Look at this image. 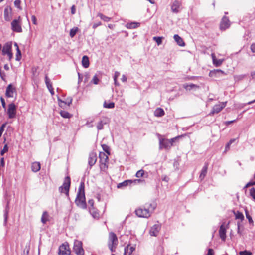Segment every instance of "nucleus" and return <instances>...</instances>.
Segmentation results:
<instances>
[{"label": "nucleus", "instance_id": "f257e3e1", "mask_svg": "<svg viewBox=\"0 0 255 255\" xmlns=\"http://www.w3.org/2000/svg\"><path fill=\"white\" fill-rule=\"evenodd\" d=\"M100 168L101 171H105L108 167V155L104 152L99 153Z\"/></svg>", "mask_w": 255, "mask_h": 255}, {"label": "nucleus", "instance_id": "f03ea898", "mask_svg": "<svg viewBox=\"0 0 255 255\" xmlns=\"http://www.w3.org/2000/svg\"><path fill=\"white\" fill-rule=\"evenodd\" d=\"M118 243V238L116 234L111 232L109 235L108 247L112 252L115 251V249Z\"/></svg>", "mask_w": 255, "mask_h": 255}, {"label": "nucleus", "instance_id": "7ed1b4c3", "mask_svg": "<svg viewBox=\"0 0 255 255\" xmlns=\"http://www.w3.org/2000/svg\"><path fill=\"white\" fill-rule=\"evenodd\" d=\"M136 215L139 217L148 218L151 216V211L150 208L147 206V208H139L135 211Z\"/></svg>", "mask_w": 255, "mask_h": 255}, {"label": "nucleus", "instance_id": "20e7f679", "mask_svg": "<svg viewBox=\"0 0 255 255\" xmlns=\"http://www.w3.org/2000/svg\"><path fill=\"white\" fill-rule=\"evenodd\" d=\"M12 43L7 42L3 46L2 53L3 55H7L9 61L11 60L13 57V54L11 51Z\"/></svg>", "mask_w": 255, "mask_h": 255}, {"label": "nucleus", "instance_id": "39448f33", "mask_svg": "<svg viewBox=\"0 0 255 255\" xmlns=\"http://www.w3.org/2000/svg\"><path fill=\"white\" fill-rule=\"evenodd\" d=\"M70 178L69 176L65 177L63 185L59 187V191L61 193H65L67 195L69 194V191L70 186Z\"/></svg>", "mask_w": 255, "mask_h": 255}, {"label": "nucleus", "instance_id": "423d86ee", "mask_svg": "<svg viewBox=\"0 0 255 255\" xmlns=\"http://www.w3.org/2000/svg\"><path fill=\"white\" fill-rule=\"evenodd\" d=\"M11 29L13 31L18 33H20L22 31L20 17L17 19H14L11 22Z\"/></svg>", "mask_w": 255, "mask_h": 255}, {"label": "nucleus", "instance_id": "0eeeda50", "mask_svg": "<svg viewBox=\"0 0 255 255\" xmlns=\"http://www.w3.org/2000/svg\"><path fill=\"white\" fill-rule=\"evenodd\" d=\"M73 250L77 255H83L84 254V251L82 248V243L80 241H75Z\"/></svg>", "mask_w": 255, "mask_h": 255}, {"label": "nucleus", "instance_id": "6e6552de", "mask_svg": "<svg viewBox=\"0 0 255 255\" xmlns=\"http://www.w3.org/2000/svg\"><path fill=\"white\" fill-rule=\"evenodd\" d=\"M227 102H221L214 106L212 111L209 113V115H213L214 114H217L221 111L226 106Z\"/></svg>", "mask_w": 255, "mask_h": 255}, {"label": "nucleus", "instance_id": "1a4fd4ad", "mask_svg": "<svg viewBox=\"0 0 255 255\" xmlns=\"http://www.w3.org/2000/svg\"><path fill=\"white\" fill-rule=\"evenodd\" d=\"M7 114L9 119L14 118L16 114V106L12 103L8 105L7 109Z\"/></svg>", "mask_w": 255, "mask_h": 255}, {"label": "nucleus", "instance_id": "9d476101", "mask_svg": "<svg viewBox=\"0 0 255 255\" xmlns=\"http://www.w3.org/2000/svg\"><path fill=\"white\" fill-rule=\"evenodd\" d=\"M171 147V143L169 141V139L165 138L159 139V149H162L164 148L168 150Z\"/></svg>", "mask_w": 255, "mask_h": 255}, {"label": "nucleus", "instance_id": "9b49d317", "mask_svg": "<svg viewBox=\"0 0 255 255\" xmlns=\"http://www.w3.org/2000/svg\"><path fill=\"white\" fill-rule=\"evenodd\" d=\"M75 203L78 206L85 208L86 206L85 194H77Z\"/></svg>", "mask_w": 255, "mask_h": 255}, {"label": "nucleus", "instance_id": "f8f14e48", "mask_svg": "<svg viewBox=\"0 0 255 255\" xmlns=\"http://www.w3.org/2000/svg\"><path fill=\"white\" fill-rule=\"evenodd\" d=\"M70 254L69 245L67 243H64L59 248V255H64Z\"/></svg>", "mask_w": 255, "mask_h": 255}, {"label": "nucleus", "instance_id": "ddd939ff", "mask_svg": "<svg viewBox=\"0 0 255 255\" xmlns=\"http://www.w3.org/2000/svg\"><path fill=\"white\" fill-rule=\"evenodd\" d=\"M230 26V22L228 18L226 16H224L220 23V28L222 30H225L228 28Z\"/></svg>", "mask_w": 255, "mask_h": 255}, {"label": "nucleus", "instance_id": "4468645a", "mask_svg": "<svg viewBox=\"0 0 255 255\" xmlns=\"http://www.w3.org/2000/svg\"><path fill=\"white\" fill-rule=\"evenodd\" d=\"M97 159L96 153L92 152L90 153L88 157V164L90 167L93 166L96 162Z\"/></svg>", "mask_w": 255, "mask_h": 255}, {"label": "nucleus", "instance_id": "2eb2a0df", "mask_svg": "<svg viewBox=\"0 0 255 255\" xmlns=\"http://www.w3.org/2000/svg\"><path fill=\"white\" fill-rule=\"evenodd\" d=\"M141 180L140 179H135L134 180H126L122 183H119L117 185V188H121L123 187L127 186L129 184H131L133 182H134L135 183H139L140 182H141Z\"/></svg>", "mask_w": 255, "mask_h": 255}, {"label": "nucleus", "instance_id": "dca6fc26", "mask_svg": "<svg viewBox=\"0 0 255 255\" xmlns=\"http://www.w3.org/2000/svg\"><path fill=\"white\" fill-rule=\"evenodd\" d=\"M161 227L158 224L154 225L150 229L149 231V234L151 236H157L159 230H160Z\"/></svg>", "mask_w": 255, "mask_h": 255}, {"label": "nucleus", "instance_id": "f3484780", "mask_svg": "<svg viewBox=\"0 0 255 255\" xmlns=\"http://www.w3.org/2000/svg\"><path fill=\"white\" fill-rule=\"evenodd\" d=\"M15 92V88L11 84H9L7 87L5 95L7 97H13L14 93Z\"/></svg>", "mask_w": 255, "mask_h": 255}, {"label": "nucleus", "instance_id": "a211bd4d", "mask_svg": "<svg viewBox=\"0 0 255 255\" xmlns=\"http://www.w3.org/2000/svg\"><path fill=\"white\" fill-rule=\"evenodd\" d=\"M219 233L220 238L225 241L226 238V228L224 224L220 226Z\"/></svg>", "mask_w": 255, "mask_h": 255}, {"label": "nucleus", "instance_id": "6ab92c4d", "mask_svg": "<svg viewBox=\"0 0 255 255\" xmlns=\"http://www.w3.org/2000/svg\"><path fill=\"white\" fill-rule=\"evenodd\" d=\"M4 17L6 21H9L12 18L11 9L8 7H6L4 10Z\"/></svg>", "mask_w": 255, "mask_h": 255}, {"label": "nucleus", "instance_id": "aec40b11", "mask_svg": "<svg viewBox=\"0 0 255 255\" xmlns=\"http://www.w3.org/2000/svg\"><path fill=\"white\" fill-rule=\"evenodd\" d=\"M181 6V3L178 1H175L171 6V10L174 13L179 12V8Z\"/></svg>", "mask_w": 255, "mask_h": 255}, {"label": "nucleus", "instance_id": "412c9836", "mask_svg": "<svg viewBox=\"0 0 255 255\" xmlns=\"http://www.w3.org/2000/svg\"><path fill=\"white\" fill-rule=\"evenodd\" d=\"M134 250V247L128 245L125 248L124 255H131Z\"/></svg>", "mask_w": 255, "mask_h": 255}, {"label": "nucleus", "instance_id": "4be33fe9", "mask_svg": "<svg viewBox=\"0 0 255 255\" xmlns=\"http://www.w3.org/2000/svg\"><path fill=\"white\" fill-rule=\"evenodd\" d=\"M211 56L214 65L216 67L220 66L223 62V59H216L214 54H212Z\"/></svg>", "mask_w": 255, "mask_h": 255}, {"label": "nucleus", "instance_id": "5701e85b", "mask_svg": "<svg viewBox=\"0 0 255 255\" xmlns=\"http://www.w3.org/2000/svg\"><path fill=\"white\" fill-rule=\"evenodd\" d=\"M174 39L179 46H185V43L184 42L182 38L181 37H180L178 35H177V34L174 35Z\"/></svg>", "mask_w": 255, "mask_h": 255}, {"label": "nucleus", "instance_id": "b1692460", "mask_svg": "<svg viewBox=\"0 0 255 255\" xmlns=\"http://www.w3.org/2000/svg\"><path fill=\"white\" fill-rule=\"evenodd\" d=\"M41 168L40 164L38 162H35L32 164L31 169L34 172H37L40 170Z\"/></svg>", "mask_w": 255, "mask_h": 255}, {"label": "nucleus", "instance_id": "393cba45", "mask_svg": "<svg viewBox=\"0 0 255 255\" xmlns=\"http://www.w3.org/2000/svg\"><path fill=\"white\" fill-rule=\"evenodd\" d=\"M207 169H208V164H205V165L203 167V168L201 170V174L199 176V179L201 180H202L205 177V176L207 174Z\"/></svg>", "mask_w": 255, "mask_h": 255}, {"label": "nucleus", "instance_id": "a878e982", "mask_svg": "<svg viewBox=\"0 0 255 255\" xmlns=\"http://www.w3.org/2000/svg\"><path fill=\"white\" fill-rule=\"evenodd\" d=\"M183 87L186 90H191L193 89H198L199 88V86L194 84H185L183 85Z\"/></svg>", "mask_w": 255, "mask_h": 255}, {"label": "nucleus", "instance_id": "bb28decb", "mask_svg": "<svg viewBox=\"0 0 255 255\" xmlns=\"http://www.w3.org/2000/svg\"><path fill=\"white\" fill-rule=\"evenodd\" d=\"M165 114V112L163 109L157 108L154 111V115L156 117H160L163 116Z\"/></svg>", "mask_w": 255, "mask_h": 255}, {"label": "nucleus", "instance_id": "cd10ccee", "mask_svg": "<svg viewBox=\"0 0 255 255\" xmlns=\"http://www.w3.org/2000/svg\"><path fill=\"white\" fill-rule=\"evenodd\" d=\"M82 65L84 68H88L89 66V60L88 56H84L82 60Z\"/></svg>", "mask_w": 255, "mask_h": 255}, {"label": "nucleus", "instance_id": "c85d7f7f", "mask_svg": "<svg viewBox=\"0 0 255 255\" xmlns=\"http://www.w3.org/2000/svg\"><path fill=\"white\" fill-rule=\"evenodd\" d=\"M49 215L46 211H44L43 213L42 217H41V222L43 224H45L47 221H48Z\"/></svg>", "mask_w": 255, "mask_h": 255}, {"label": "nucleus", "instance_id": "c756f323", "mask_svg": "<svg viewBox=\"0 0 255 255\" xmlns=\"http://www.w3.org/2000/svg\"><path fill=\"white\" fill-rule=\"evenodd\" d=\"M140 24L137 22H131L130 23H128L126 25V27L128 29L135 28L139 26Z\"/></svg>", "mask_w": 255, "mask_h": 255}, {"label": "nucleus", "instance_id": "7c9ffc66", "mask_svg": "<svg viewBox=\"0 0 255 255\" xmlns=\"http://www.w3.org/2000/svg\"><path fill=\"white\" fill-rule=\"evenodd\" d=\"M147 206L150 208L151 214L153 212L156 207V205L155 203H146L145 204V207L147 208Z\"/></svg>", "mask_w": 255, "mask_h": 255}, {"label": "nucleus", "instance_id": "2f4dec72", "mask_svg": "<svg viewBox=\"0 0 255 255\" xmlns=\"http://www.w3.org/2000/svg\"><path fill=\"white\" fill-rule=\"evenodd\" d=\"M45 81L47 88L49 89H51L52 87V83H51L50 79L47 75L45 77Z\"/></svg>", "mask_w": 255, "mask_h": 255}, {"label": "nucleus", "instance_id": "473e14b6", "mask_svg": "<svg viewBox=\"0 0 255 255\" xmlns=\"http://www.w3.org/2000/svg\"><path fill=\"white\" fill-rule=\"evenodd\" d=\"M84 182H81L79 188L78 192V194H85V191H84Z\"/></svg>", "mask_w": 255, "mask_h": 255}, {"label": "nucleus", "instance_id": "72a5a7b5", "mask_svg": "<svg viewBox=\"0 0 255 255\" xmlns=\"http://www.w3.org/2000/svg\"><path fill=\"white\" fill-rule=\"evenodd\" d=\"M234 214L236 219H240L241 221L244 219V216L241 212L237 211V212H234Z\"/></svg>", "mask_w": 255, "mask_h": 255}, {"label": "nucleus", "instance_id": "f704fd0d", "mask_svg": "<svg viewBox=\"0 0 255 255\" xmlns=\"http://www.w3.org/2000/svg\"><path fill=\"white\" fill-rule=\"evenodd\" d=\"M79 29L78 27H75L73 28H72L70 31V36L71 37V38H73L75 36V35H76V33L77 32V31H78Z\"/></svg>", "mask_w": 255, "mask_h": 255}, {"label": "nucleus", "instance_id": "c9c22d12", "mask_svg": "<svg viewBox=\"0 0 255 255\" xmlns=\"http://www.w3.org/2000/svg\"><path fill=\"white\" fill-rule=\"evenodd\" d=\"M97 16L99 17L102 20L106 22L109 21L111 20L110 17H107L101 13H99L97 14Z\"/></svg>", "mask_w": 255, "mask_h": 255}, {"label": "nucleus", "instance_id": "e433bc0d", "mask_svg": "<svg viewBox=\"0 0 255 255\" xmlns=\"http://www.w3.org/2000/svg\"><path fill=\"white\" fill-rule=\"evenodd\" d=\"M104 107L106 108L111 109L115 107V104L113 102H111L107 104L106 102L104 103Z\"/></svg>", "mask_w": 255, "mask_h": 255}, {"label": "nucleus", "instance_id": "4c0bfd02", "mask_svg": "<svg viewBox=\"0 0 255 255\" xmlns=\"http://www.w3.org/2000/svg\"><path fill=\"white\" fill-rule=\"evenodd\" d=\"M60 115L62 117L65 118H68L70 117V114L65 111H61L60 112Z\"/></svg>", "mask_w": 255, "mask_h": 255}, {"label": "nucleus", "instance_id": "58836bf2", "mask_svg": "<svg viewBox=\"0 0 255 255\" xmlns=\"http://www.w3.org/2000/svg\"><path fill=\"white\" fill-rule=\"evenodd\" d=\"M183 135H179L177 136L174 138H172L171 139L169 140V141L171 143V146L173 145V143L175 142L177 139H179V138H181Z\"/></svg>", "mask_w": 255, "mask_h": 255}, {"label": "nucleus", "instance_id": "ea45409f", "mask_svg": "<svg viewBox=\"0 0 255 255\" xmlns=\"http://www.w3.org/2000/svg\"><path fill=\"white\" fill-rule=\"evenodd\" d=\"M153 40L157 43L158 45H160L162 43V37H154Z\"/></svg>", "mask_w": 255, "mask_h": 255}, {"label": "nucleus", "instance_id": "a19ab883", "mask_svg": "<svg viewBox=\"0 0 255 255\" xmlns=\"http://www.w3.org/2000/svg\"><path fill=\"white\" fill-rule=\"evenodd\" d=\"M16 51H17V52H16V60L19 61L21 58V54L20 50L19 49V47H17Z\"/></svg>", "mask_w": 255, "mask_h": 255}, {"label": "nucleus", "instance_id": "79ce46f5", "mask_svg": "<svg viewBox=\"0 0 255 255\" xmlns=\"http://www.w3.org/2000/svg\"><path fill=\"white\" fill-rule=\"evenodd\" d=\"M245 77V75H240L234 76V79L236 81H239Z\"/></svg>", "mask_w": 255, "mask_h": 255}, {"label": "nucleus", "instance_id": "37998d69", "mask_svg": "<svg viewBox=\"0 0 255 255\" xmlns=\"http://www.w3.org/2000/svg\"><path fill=\"white\" fill-rule=\"evenodd\" d=\"M245 214H246V218L248 219L249 222L250 223H253V220L252 219V217L249 215L248 211L246 209L245 210Z\"/></svg>", "mask_w": 255, "mask_h": 255}, {"label": "nucleus", "instance_id": "c03bdc74", "mask_svg": "<svg viewBox=\"0 0 255 255\" xmlns=\"http://www.w3.org/2000/svg\"><path fill=\"white\" fill-rule=\"evenodd\" d=\"M99 80L98 78L97 75L96 74L93 77L91 82L93 83L94 84H98L99 83Z\"/></svg>", "mask_w": 255, "mask_h": 255}, {"label": "nucleus", "instance_id": "a18cd8bd", "mask_svg": "<svg viewBox=\"0 0 255 255\" xmlns=\"http://www.w3.org/2000/svg\"><path fill=\"white\" fill-rule=\"evenodd\" d=\"M103 150L107 154V155H109L110 154L109 147L106 145H102Z\"/></svg>", "mask_w": 255, "mask_h": 255}, {"label": "nucleus", "instance_id": "49530a36", "mask_svg": "<svg viewBox=\"0 0 255 255\" xmlns=\"http://www.w3.org/2000/svg\"><path fill=\"white\" fill-rule=\"evenodd\" d=\"M144 171L143 170H140L138 171L136 173V177L137 178L141 177L143 176Z\"/></svg>", "mask_w": 255, "mask_h": 255}, {"label": "nucleus", "instance_id": "de8ad7c7", "mask_svg": "<svg viewBox=\"0 0 255 255\" xmlns=\"http://www.w3.org/2000/svg\"><path fill=\"white\" fill-rule=\"evenodd\" d=\"M20 3H21L20 0H15L14 1L15 6L16 7H17V8H18L19 9L21 10L22 8L20 6Z\"/></svg>", "mask_w": 255, "mask_h": 255}, {"label": "nucleus", "instance_id": "09e8293b", "mask_svg": "<svg viewBox=\"0 0 255 255\" xmlns=\"http://www.w3.org/2000/svg\"><path fill=\"white\" fill-rule=\"evenodd\" d=\"M8 146H7V144H6L4 146L3 149L0 151L1 155H3V154L5 153H6V152H7L8 151Z\"/></svg>", "mask_w": 255, "mask_h": 255}, {"label": "nucleus", "instance_id": "8fccbe9b", "mask_svg": "<svg viewBox=\"0 0 255 255\" xmlns=\"http://www.w3.org/2000/svg\"><path fill=\"white\" fill-rule=\"evenodd\" d=\"M250 194L254 200H255V188H252L250 190Z\"/></svg>", "mask_w": 255, "mask_h": 255}, {"label": "nucleus", "instance_id": "3c124183", "mask_svg": "<svg viewBox=\"0 0 255 255\" xmlns=\"http://www.w3.org/2000/svg\"><path fill=\"white\" fill-rule=\"evenodd\" d=\"M72 99H70L67 102H65L64 101H62V100H59V105L60 106H62V103H64L65 104H67L68 106H69L70 105V104L72 103Z\"/></svg>", "mask_w": 255, "mask_h": 255}, {"label": "nucleus", "instance_id": "603ef678", "mask_svg": "<svg viewBox=\"0 0 255 255\" xmlns=\"http://www.w3.org/2000/svg\"><path fill=\"white\" fill-rule=\"evenodd\" d=\"M240 255H252V253L250 251L245 250L244 251H240L239 252Z\"/></svg>", "mask_w": 255, "mask_h": 255}, {"label": "nucleus", "instance_id": "864d4df0", "mask_svg": "<svg viewBox=\"0 0 255 255\" xmlns=\"http://www.w3.org/2000/svg\"><path fill=\"white\" fill-rule=\"evenodd\" d=\"M105 123H103L102 121H100L97 124V128L98 130H101L103 128V125Z\"/></svg>", "mask_w": 255, "mask_h": 255}, {"label": "nucleus", "instance_id": "5fc2aeb1", "mask_svg": "<svg viewBox=\"0 0 255 255\" xmlns=\"http://www.w3.org/2000/svg\"><path fill=\"white\" fill-rule=\"evenodd\" d=\"M4 222H5V223H6V222H7V218H8V209H7V208L4 211Z\"/></svg>", "mask_w": 255, "mask_h": 255}, {"label": "nucleus", "instance_id": "6e6d98bb", "mask_svg": "<svg viewBox=\"0 0 255 255\" xmlns=\"http://www.w3.org/2000/svg\"><path fill=\"white\" fill-rule=\"evenodd\" d=\"M90 212L94 218H96L99 217V214L98 212L96 211L92 212L91 211H90Z\"/></svg>", "mask_w": 255, "mask_h": 255}, {"label": "nucleus", "instance_id": "4d7b16f0", "mask_svg": "<svg viewBox=\"0 0 255 255\" xmlns=\"http://www.w3.org/2000/svg\"><path fill=\"white\" fill-rule=\"evenodd\" d=\"M31 19H32V23L34 25H36L37 24V19H36L35 16L32 15L31 17Z\"/></svg>", "mask_w": 255, "mask_h": 255}, {"label": "nucleus", "instance_id": "13d9d810", "mask_svg": "<svg viewBox=\"0 0 255 255\" xmlns=\"http://www.w3.org/2000/svg\"><path fill=\"white\" fill-rule=\"evenodd\" d=\"M0 100H1V104H2V107L4 109H5L6 108V103H5L4 99L2 97H1L0 98Z\"/></svg>", "mask_w": 255, "mask_h": 255}, {"label": "nucleus", "instance_id": "bf43d9fd", "mask_svg": "<svg viewBox=\"0 0 255 255\" xmlns=\"http://www.w3.org/2000/svg\"><path fill=\"white\" fill-rule=\"evenodd\" d=\"M250 49L252 52L255 53V43L251 45Z\"/></svg>", "mask_w": 255, "mask_h": 255}, {"label": "nucleus", "instance_id": "052dcab7", "mask_svg": "<svg viewBox=\"0 0 255 255\" xmlns=\"http://www.w3.org/2000/svg\"><path fill=\"white\" fill-rule=\"evenodd\" d=\"M212 73H224V72L221 70H220V69H217V70H214L213 71H211L210 72V74H211Z\"/></svg>", "mask_w": 255, "mask_h": 255}, {"label": "nucleus", "instance_id": "680f3d73", "mask_svg": "<svg viewBox=\"0 0 255 255\" xmlns=\"http://www.w3.org/2000/svg\"><path fill=\"white\" fill-rule=\"evenodd\" d=\"M101 25V22H99L98 23H94V24L93 25V28L95 29L98 26H100Z\"/></svg>", "mask_w": 255, "mask_h": 255}, {"label": "nucleus", "instance_id": "e2e57ef3", "mask_svg": "<svg viewBox=\"0 0 255 255\" xmlns=\"http://www.w3.org/2000/svg\"><path fill=\"white\" fill-rule=\"evenodd\" d=\"M120 76V72L116 71L114 73V79H117L118 77Z\"/></svg>", "mask_w": 255, "mask_h": 255}, {"label": "nucleus", "instance_id": "0e129e2a", "mask_svg": "<svg viewBox=\"0 0 255 255\" xmlns=\"http://www.w3.org/2000/svg\"><path fill=\"white\" fill-rule=\"evenodd\" d=\"M214 255V251L213 249H209L208 251V253L207 255Z\"/></svg>", "mask_w": 255, "mask_h": 255}, {"label": "nucleus", "instance_id": "69168bd1", "mask_svg": "<svg viewBox=\"0 0 255 255\" xmlns=\"http://www.w3.org/2000/svg\"><path fill=\"white\" fill-rule=\"evenodd\" d=\"M71 14H74L75 13L76 8H75V6L74 5H73L71 7Z\"/></svg>", "mask_w": 255, "mask_h": 255}, {"label": "nucleus", "instance_id": "338daca9", "mask_svg": "<svg viewBox=\"0 0 255 255\" xmlns=\"http://www.w3.org/2000/svg\"><path fill=\"white\" fill-rule=\"evenodd\" d=\"M127 80V77L125 75H122V77L121 78V80L122 82H126Z\"/></svg>", "mask_w": 255, "mask_h": 255}, {"label": "nucleus", "instance_id": "774afa93", "mask_svg": "<svg viewBox=\"0 0 255 255\" xmlns=\"http://www.w3.org/2000/svg\"><path fill=\"white\" fill-rule=\"evenodd\" d=\"M85 79H84V82L86 83L87 82L88 80H89V75L88 74H86L85 75Z\"/></svg>", "mask_w": 255, "mask_h": 255}]
</instances>
